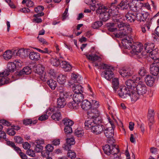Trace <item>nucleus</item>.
<instances>
[{
	"mask_svg": "<svg viewBox=\"0 0 159 159\" xmlns=\"http://www.w3.org/2000/svg\"><path fill=\"white\" fill-rule=\"evenodd\" d=\"M131 30L129 25L125 23H120V38H123L121 41L122 48L125 49L123 51L124 53H129L133 42L132 38L127 35V31L128 30L130 31Z\"/></svg>",
	"mask_w": 159,
	"mask_h": 159,
	"instance_id": "obj_1",
	"label": "nucleus"
},
{
	"mask_svg": "<svg viewBox=\"0 0 159 159\" xmlns=\"http://www.w3.org/2000/svg\"><path fill=\"white\" fill-rule=\"evenodd\" d=\"M147 43L145 44L144 50L147 53H148L149 57L154 60L153 63L150 65V72L152 75L157 76L159 72V50L155 49L151 51L152 49H148L150 46Z\"/></svg>",
	"mask_w": 159,
	"mask_h": 159,
	"instance_id": "obj_2",
	"label": "nucleus"
},
{
	"mask_svg": "<svg viewBox=\"0 0 159 159\" xmlns=\"http://www.w3.org/2000/svg\"><path fill=\"white\" fill-rule=\"evenodd\" d=\"M97 6L98 7L96 11V13L100 15V17L104 21H106L108 20L111 15L114 18L116 17V16L119 15V8L115 6L113 3L111 4L109 9L103 6H99L98 4ZM113 19L116 20V22L119 21L118 19L114 18Z\"/></svg>",
	"mask_w": 159,
	"mask_h": 159,
	"instance_id": "obj_3",
	"label": "nucleus"
},
{
	"mask_svg": "<svg viewBox=\"0 0 159 159\" xmlns=\"http://www.w3.org/2000/svg\"><path fill=\"white\" fill-rule=\"evenodd\" d=\"M97 6L98 7L96 11V13L100 15V17L104 21H106L108 20L111 15L114 18L116 17V16L119 15V8L115 6L113 3L111 4L109 9L103 6H99L98 4ZM113 19L116 20V22L119 21L118 19L114 18Z\"/></svg>",
	"mask_w": 159,
	"mask_h": 159,
	"instance_id": "obj_4",
	"label": "nucleus"
},
{
	"mask_svg": "<svg viewBox=\"0 0 159 159\" xmlns=\"http://www.w3.org/2000/svg\"><path fill=\"white\" fill-rule=\"evenodd\" d=\"M107 118L109 123L111 125V127L107 128L103 130L104 134L105 136L108 139L107 140L108 144L105 145L103 148L107 145H108L110 147V150H111L113 148L117 147L119 148L118 145L115 144L114 143V140L113 137L114 135V128L115 127L113 121L111 120L110 117L107 115Z\"/></svg>",
	"mask_w": 159,
	"mask_h": 159,
	"instance_id": "obj_5",
	"label": "nucleus"
},
{
	"mask_svg": "<svg viewBox=\"0 0 159 159\" xmlns=\"http://www.w3.org/2000/svg\"><path fill=\"white\" fill-rule=\"evenodd\" d=\"M100 122H96L93 120H89L85 121L84 123V128L86 129H90L91 131L96 134L101 133L105 129L104 126L100 125L102 120Z\"/></svg>",
	"mask_w": 159,
	"mask_h": 159,
	"instance_id": "obj_6",
	"label": "nucleus"
},
{
	"mask_svg": "<svg viewBox=\"0 0 159 159\" xmlns=\"http://www.w3.org/2000/svg\"><path fill=\"white\" fill-rule=\"evenodd\" d=\"M141 4L137 0H132L128 3V0H122L120 3V9L121 11L126 10L129 7L134 12L139 11L141 8L139 6Z\"/></svg>",
	"mask_w": 159,
	"mask_h": 159,
	"instance_id": "obj_7",
	"label": "nucleus"
},
{
	"mask_svg": "<svg viewBox=\"0 0 159 159\" xmlns=\"http://www.w3.org/2000/svg\"><path fill=\"white\" fill-rule=\"evenodd\" d=\"M99 66L101 69L105 70L102 73V75L105 79L109 80L113 78L114 74L113 72V68L112 66L104 63L100 64Z\"/></svg>",
	"mask_w": 159,
	"mask_h": 159,
	"instance_id": "obj_8",
	"label": "nucleus"
},
{
	"mask_svg": "<svg viewBox=\"0 0 159 159\" xmlns=\"http://www.w3.org/2000/svg\"><path fill=\"white\" fill-rule=\"evenodd\" d=\"M122 11L120 13V23H123V21H125L126 20L129 22H134L137 20V13L136 12H128L126 13V11H125L124 14H123V12ZM127 24L128 25H129Z\"/></svg>",
	"mask_w": 159,
	"mask_h": 159,
	"instance_id": "obj_9",
	"label": "nucleus"
},
{
	"mask_svg": "<svg viewBox=\"0 0 159 159\" xmlns=\"http://www.w3.org/2000/svg\"><path fill=\"white\" fill-rule=\"evenodd\" d=\"M143 48V46L141 43H139L138 42H133L129 52H130L133 55H135V57L138 58H141L143 56L140 52Z\"/></svg>",
	"mask_w": 159,
	"mask_h": 159,
	"instance_id": "obj_10",
	"label": "nucleus"
},
{
	"mask_svg": "<svg viewBox=\"0 0 159 159\" xmlns=\"http://www.w3.org/2000/svg\"><path fill=\"white\" fill-rule=\"evenodd\" d=\"M69 94L65 91L61 93L60 96L57 100V104L58 108H62L65 106L66 104V98L69 97Z\"/></svg>",
	"mask_w": 159,
	"mask_h": 159,
	"instance_id": "obj_11",
	"label": "nucleus"
},
{
	"mask_svg": "<svg viewBox=\"0 0 159 159\" xmlns=\"http://www.w3.org/2000/svg\"><path fill=\"white\" fill-rule=\"evenodd\" d=\"M103 150L104 153L107 155H110L111 154L113 155V159H119V148L117 147L110 150L109 146L107 145L103 148Z\"/></svg>",
	"mask_w": 159,
	"mask_h": 159,
	"instance_id": "obj_12",
	"label": "nucleus"
},
{
	"mask_svg": "<svg viewBox=\"0 0 159 159\" xmlns=\"http://www.w3.org/2000/svg\"><path fill=\"white\" fill-rule=\"evenodd\" d=\"M87 116L90 120H93L96 122H100L102 119L99 116V112L97 109L90 108L87 112Z\"/></svg>",
	"mask_w": 159,
	"mask_h": 159,
	"instance_id": "obj_13",
	"label": "nucleus"
},
{
	"mask_svg": "<svg viewBox=\"0 0 159 159\" xmlns=\"http://www.w3.org/2000/svg\"><path fill=\"white\" fill-rule=\"evenodd\" d=\"M88 90L90 92V94L92 97L91 98V100L90 101L91 102H90L91 103V108L97 109L98 107L99 102L95 99L96 96L93 92L92 88L89 84L88 85Z\"/></svg>",
	"mask_w": 159,
	"mask_h": 159,
	"instance_id": "obj_14",
	"label": "nucleus"
},
{
	"mask_svg": "<svg viewBox=\"0 0 159 159\" xmlns=\"http://www.w3.org/2000/svg\"><path fill=\"white\" fill-rule=\"evenodd\" d=\"M9 75V72L7 70L0 73V85L9 83L10 79L7 77Z\"/></svg>",
	"mask_w": 159,
	"mask_h": 159,
	"instance_id": "obj_15",
	"label": "nucleus"
},
{
	"mask_svg": "<svg viewBox=\"0 0 159 159\" xmlns=\"http://www.w3.org/2000/svg\"><path fill=\"white\" fill-rule=\"evenodd\" d=\"M49 109L51 112H55L52 116L51 117L52 119L55 121H59L61 119V113L58 111L57 108L56 107H50Z\"/></svg>",
	"mask_w": 159,
	"mask_h": 159,
	"instance_id": "obj_16",
	"label": "nucleus"
},
{
	"mask_svg": "<svg viewBox=\"0 0 159 159\" xmlns=\"http://www.w3.org/2000/svg\"><path fill=\"white\" fill-rule=\"evenodd\" d=\"M82 78L81 76L78 74L72 73L71 75V80L68 81L70 86L73 85L74 83H80Z\"/></svg>",
	"mask_w": 159,
	"mask_h": 159,
	"instance_id": "obj_17",
	"label": "nucleus"
},
{
	"mask_svg": "<svg viewBox=\"0 0 159 159\" xmlns=\"http://www.w3.org/2000/svg\"><path fill=\"white\" fill-rule=\"evenodd\" d=\"M135 89L137 90V92L140 95H143L146 93L147 88L144 83L140 82L136 85Z\"/></svg>",
	"mask_w": 159,
	"mask_h": 159,
	"instance_id": "obj_18",
	"label": "nucleus"
},
{
	"mask_svg": "<svg viewBox=\"0 0 159 159\" xmlns=\"http://www.w3.org/2000/svg\"><path fill=\"white\" fill-rule=\"evenodd\" d=\"M130 89L125 86H121L120 87V98H125L129 97L130 92Z\"/></svg>",
	"mask_w": 159,
	"mask_h": 159,
	"instance_id": "obj_19",
	"label": "nucleus"
},
{
	"mask_svg": "<svg viewBox=\"0 0 159 159\" xmlns=\"http://www.w3.org/2000/svg\"><path fill=\"white\" fill-rule=\"evenodd\" d=\"M133 73V70L129 67H123L120 71V75L124 77L130 76Z\"/></svg>",
	"mask_w": 159,
	"mask_h": 159,
	"instance_id": "obj_20",
	"label": "nucleus"
},
{
	"mask_svg": "<svg viewBox=\"0 0 159 159\" xmlns=\"http://www.w3.org/2000/svg\"><path fill=\"white\" fill-rule=\"evenodd\" d=\"M148 16L149 15L148 13H144L143 14L137 13V20L140 22L145 21L147 22V21H148V20L149 19H151V21L152 19V18H149V17H148Z\"/></svg>",
	"mask_w": 159,
	"mask_h": 159,
	"instance_id": "obj_21",
	"label": "nucleus"
},
{
	"mask_svg": "<svg viewBox=\"0 0 159 159\" xmlns=\"http://www.w3.org/2000/svg\"><path fill=\"white\" fill-rule=\"evenodd\" d=\"M60 66L66 72L70 71L72 67L71 66L69 63L65 61H61L60 63Z\"/></svg>",
	"mask_w": 159,
	"mask_h": 159,
	"instance_id": "obj_22",
	"label": "nucleus"
},
{
	"mask_svg": "<svg viewBox=\"0 0 159 159\" xmlns=\"http://www.w3.org/2000/svg\"><path fill=\"white\" fill-rule=\"evenodd\" d=\"M154 111L153 110L151 109L148 110V118L149 119V125L150 128H151V126L154 122Z\"/></svg>",
	"mask_w": 159,
	"mask_h": 159,
	"instance_id": "obj_23",
	"label": "nucleus"
},
{
	"mask_svg": "<svg viewBox=\"0 0 159 159\" xmlns=\"http://www.w3.org/2000/svg\"><path fill=\"white\" fill-rule=\"evenodd\" d=\"M13 53H16V55L21 57H25L27 55L28 50L24 49H20L19 50H14Z\"/></svg>",
	"mask_w": 159,
	"mask_h": 159,
	"instance_id": "obj_24",
	"label": "nucleus"
},
{
	"mask_svg": "<svg viewBox=\"0 0 159 159\" xmlns=\"http://www.w3.org/2000/svg\"><path fill=\"white\" fill-rule=\"evenodd\" d=\"M154 78L150 75H147L145 77V81L148 86H152L154 84Z\"/></svg>",
	"mask_w": 159,
	"mask_h": 159,
	"instance_id": "obj_25",
	"label": "nucleus"
},
{
	"mask_svg": "<svg viewBox=\"0 0 159 159\" xmlns=\"http://www.w3.org/2000/svg\"><path fill=\"white\" fill-rule=\"evenodd\" d=\"M87 58L89 60L93 61H100L101 57L100 56H98L95 54H86Z\"/></svg>",
	"mask_w": 159,
	"mask_h": 159,
	"instance_id": "obj_26",
	"label": "nucleus"
},
{
	"mask_svg": "<svg viewBox=\"0 0 159 159\" xmlns=\"http://www.w3.org/2000/svg\"><path fill=\"white\" fill-rule=\"evenodd\" d=\"M130 91L129 97L130 98L132 101L135 102L139 98L140 95L135 91V90H133V89H130Z\"/></svg>",
	"mask_w": 159,
	"mask_h": 159,
	"instance_id": "obj_27",
	"label": "nucleus"
},
{
	"mask_svg": "<svg viewBox=\"0 0 159 159\" xmlns=\"http://www.w3.org/2000/svg\"><path fill=\"white\" fill-rule=\"evenodd\" d=\"M40 55L37 52H30L29 54L30 59L34 61H37L40 58Z\"/></svg>",
	"mask_w": 159,
	"mask_h": 159,
	"instance_id": "obj_28",
	"label": "nucleus"
},
{
	"mask_svg": "<svg viewBox=\"0 0 159 159\" xmlns=\"http://www.w3.org/2000/svg\"><path fill=\"white\" fill-rule=\"evenodd\" d=\"M81 107L84 110H89L91 108V103L87 100H84L82 102Z\"/></svg>",
	"mask_w": 159,
	"mask_h": 159,
	"instance_id": "obj_29",
	"label": "nucleus"
},
{
	"mask_svg": "<svg viewBox=\"0 0 159 159\" xmlns=\"http://www.w3.org/2000/svg\"><path fill=\"white\" fill-rule=\"evenodd\" d=\"M84 99V96L82 93H75L73 95V99L74 101L78 103Z\"/></svg>",
	"mask_w": 159,
	"mask_h": 159,
	"instance_id": "obj_30",
	"label": "nucleus"
},
{
	"mask_svg": "<svg viewBox=\"0 0 159 159\" xmlns=\"http://www.w3.org/2000/svg\"><path fill=\"white\" fill-rule=\"evenodd\" d=\"M73 90L75 93H82L83 88L81 85L78 84L73 85Z\"/></svg>",
	"mask_w": 159,
	"mask_h": 159,
	"instance_id": "obj_31",
	"label": "nucleus"
},
{
	"mask_svg": "<svg viewBox=\"0 0 159 159\" xmlns=\"http://www.w3.org/2000/svg\"><path fill=\"white\" fill-rule=\"evenodd\" d=\"M44 9V7L42 6H39L34 9L35 12L38 14L34 15V17L36 16H42L44 15V13L42 12Z\"/></svg>",
	"mask_w": 159,
	"mask_h": 159,
	"instance_id": "obj_32",
	"label": "nucleus"
},
{
	"mask_svg": "<svg viewBox=\"0 0 159 159\" xmlns=\"http://www.w3.org/2000/svg\"><path fill=\"white\" fill-rule=\"evenodd\" d=\"M86 3L90 5L91 9L93 11L95 10L97 6H96L95 0H85Z\"/></svg>",
	"mask_w": 159,
	"mask_h": 159,
	"instance_id": "obj_33",
	"label": "nucleus"
},
{
	"mask_svg": "<svg viewBox=\"0 0 159 159\" xmlns=\"http://www.w3.org/2000/svg\"><path fill=\"white\" fill-rule=\"evenodd\" d=\"M125 84L127 86V87L129 88V89H134L136 85V84L131 79H129L127 80L125 82Z\"/></svg>",
	"mask_w": 159,
	"mask_h": 159,
	"instance_id": "obj_34",
	"label": "nucleus"
},
{
	"mask_svg": "<svg viewBox=\"0 0 159 159\" xmlns=\"http://www.w3.org/2000/svg\"><path fill=\"white\" fill-rule=\"evenodd\" d=\"M7 69L5 70H7L9 74L10 72H12L14 71L16 69L15 65L14 63V62L8 63L7 65Z\"/></svg>",
	"mask_w": 159,
	"mask_h": 159,
	"instance_id": "obj_35",
	"label": "nucleus"
},
{
	"mask_svg": "<svg viewBox=\"0 0 159 159\" xmlns=\"http://www.w3.org/2000/svg\"><path fill=\"white\" fill-rule=\"evenodd\" d=\"M13 54V52L11 51L7 50L4 53L3 57L5 59L8 60L12 57Z\"/></svg>",
	"mask_w": 159,
	"mask_h": 159,
	"instance_id": "obj_36",
	"label": "nucleus"
},
{
	"mask_svg": "<svg viewBox=\"0 0 159 159\" xmlns=\"http://www.w3.org/2000/svg\"><path fill=\"white\" fill-rule=\"evenodd\" d=\"M47 84L52 89H54L57 86L56 81L52 79L48 80L47 81Z\"/></svg>",
	"mask_w": 159,
	"mask_h": 159,
	"instance_id": "obj_37",
	"label": "nucleus"
},
{
	"mask_svg": "<svg viewBox=\"0 0 159 159\" xmlns=\"http://www.w3.org/2000/svg\"><path fill=\"white\" fill-rule=\"evenodd\" d=\"M148 20V21H147L146 24L141 27L142 31L143 33L146 32V29L149 30L150 28V26L152 24V21H151V19H149Z\"/></svg>",
	"mask_w": 159,
	"mask_h": 159,
	"instance_id": "obj_38",
	"label": "nucleus"
},
{
	"mask_svg": "<svg viewBox=\"0 0 159 159\" xmlns=\"http://www.w3.org/2000/svg\"><path fill=\"white\" fill-rule=\"evenodd\" d=\"M66 75L61 74L57 76V80L60 84H63L66 82Z\"/></svg>",
	"mask_w": 159,
	"mask_h": 159,
	"instance_id": "obj_39",
	"label": "nucleus"
},
{
	"mask_svg": "<svg viewBox=\"0 0 159 159\" xmlns=\"http://www.w3.org/2000/svg\"><path fill=\"white\" fill-rule=\"evenodd\" d=\"M112 84L113 85V88L115 91L119 88V79L117 78H114L112 79Z\"/></svg>",
	"mask_w": 159,
	"mask_h": 159,
	"instance_id": "obj_40",
	"label": "nucleus"
},
{
	"mask_svg": "<svg viewBox=\"0 0 159 159\" xmlns=\"http://www.w3.org/2000/svg\"><path fill=\"white\" fill-rule=\"evenodd\" d=\"M31 70L30 68L28 66L24 67L23 70L20 71L19 74L20 75H29L31 73Z\"/></svg>",
	"mask_w": 159,
	"mask_h": 159,
	"instance_id": "obj_41",
	"label": "nucleus"
},
{
	"mask_svg": "<svg viewBox=\"0 0 159 159\" xmlns=\"http://www.w3.org/2000/svg\"><path fill=\"white\" fill-rule=\"evenodd\" d=\"M44 67L42 66L39 65L36 66L35 72L39 75H41V74L45 72H44Z\"/></svg>",
	"mask_w": 159,
	"mask_h": 159,
	"instance_id": "obj_42",
	"label": "nucleus"
},
{
	"mask_svg": "<svg viewBox=\"0 0 159 159\" xmlns=\"http://www.w3.org/2000/svg\"><path fill=\"white\" fill-rule=\"evenodd\" d=\"M78 103L75 102L74 101H73L71 102H70L67 105L68 107L71 108L73 109H77L79 107Z\"/></svg>",
	"mask_w": 159,
	"mask_h": 159,
	"instance_id": "obj_43",
	"label": "nucleus"
},
{
	"mask_svg": "<svg viewBox=\"0 0 159 159\" xmlns=\"http://www.w3.org/2000/svg\"><path fill=\"white\" fill-rule=\"evenodd\" d=\"M61 60L60 61L56 58H52L50 59L51 63L52 65L57 66L59 65H60V63L61 61H62Z\"/></svg>",
	"mask_w": 159,
	"mask_h": 159,
	"instance_id": "obj_44",
	"label": "nucleus"
},
{
	"mask_svg": "<svg viewBox=\"0 0 159 159\" xmlns=\"http://www.w3.org/2000/svg\"><path fill=\"white\" fill-rule=\"evenodd\" d=\"M63 122L66 126L71 127L74 124V122L66 118H65L63 120Z\"/></svg>",
	"mask_w": 159,
	"mask_h": 159,
	"instance_id": "obj_45",
	"label": "nucleus"
},
{
	"mask_svg": "<svg viewBox=\"0 0 159 159\" xmlns=\"http://www.w3.org/2000/svg\"><path fill=\"white\" fill-rule=\"evenodd\" d=\"M75 134L78 137H82L84 134L83 131L80 128H77L75 131Z\"/></svg>",
	"mask_w": 159,
	"mask_h": 159,
	"instance_id": "obj_46",
	"label": "nucleus"
},
{
	"mask_svg": "<svg viewBox=\"0 0 159 159\" xmlns=\"http://www.w3.org/2000/svg\"><path fill=\"white\" fill-rule=\"evenodd\" d=\"M147 72L144 67H141L139 69L138 74L141 76H143L147 74Z\"/></svg>",
	"mask_w": 159,
	"mask_h": 159,
	"instance_id": "obj_47",
	"label": "nucleus"
},
{
	"mask_svg": "<svg viewBox=\"0 0 159 159\" xmlns=\"http://www.w3.org/2000/svg\"><path fill=\"white\" fill-rule=\"evenodd\" d=\"M22 4H26L27 7H32L34 5L33 2L30 0H23L22 2Z\"/></svg>",
	"mask_w": 159,
	"mask_h": 159,
	"instance_id": "obj_48",
	"label": "nucleus"
},
{
	"mask_svg": "<svg viewBox=\"0 0 159 159\" xmlns=\"http://www.w3.org/2000/svg\"><path fill=\"white\" fill-rule=\"evenodd\" d=\"M102 25V23L101 21H96L93 23L92 25V27L93 29L98 28L99 27Z\"/></svg>",
	"mask_w": 159,
	"mask_h": 159,
	"instance_id": "obj_49",
	"label": "nucleus"
},
{
	"mask_svg": "<svg viewBox=\"0 0 159 159\" xmlns=\"http://www.w3.org/2000/svg\"><path fill=\"white\" fill-rule=\"evenodd\" d=\"M67 155L68 157L71 159L75 158L76 156L75 153L71 150H69Z\"/></svg>",
	"mask_w": 159,
	"mask_h": 159,
	"instance_id": "obj_50",
	"label": "nucleus"
},
{
	"mask_svg": "<svg viewBox=\"0 0 159 159\" xmlns=\"http://www.w3.org/2000/svg\"><path fill=\"white\" fill-rule=\"evenodd\" d=\"M45 148L46 149V153L47 155H48L49 152H52L53 150V147L51 144H48L46 146Z\"/></svg>",
	"mask_w": 159,
	"mask_h": 159,
	"instance_id": "obj_51",
	"label": "nucleus"
},
{
	"mask_svg": "<svg viewBox=\"0 0 159 159\" xmlns=\"http://www.w3.org/2000/svg\"><path fill=\"white\" fill-rule=\"evenodd\" d=\"M15 142L18 143H23V140L22 138L20 136H15L14 137Z\"/></svg>",
	"mask_w": 159,
	"mask_h": 159,
	"instance_id": "obj_52",
	"label": "nucleus"
},
{
	"mask_svg": "<svg viewBox=\"0 0 159 159\" xmlns=\"http://www.w3.org/2000/svg\"><path fill=\"white\" fill-rule=\"evenodd\" d=\"M14 63L16 67H20L23 65V63L22 62L19 60H16L14 61Z\"/></svg>",
	"mask_w": 159,
	"mask_h": 159,
	"instance_id": "obj_53",
	"label": "nucleus"
},
{
	"mask_svg": "<svg viewBox=\"0 0 159 159\" xmlns=\"http://www.w3.org/2000/svg\"><path fill=\"white\" fill-rule=\"evenodd\" d=\"M66 141L67 143L70 146L73 145L75 143L74 139L73 138L67 139Z\"/></svg>",
	"mask_w": 159,
	"mask_h": 159,
	"instance_id": "obj_54",
	"label": "nucleus"
},
{
	"mask_svg": "<svg viewBox=\"0 0 159 159\" xmlns=\"http://www.w3.org/2000/svg\"><path fill=\"white\" fill-rule=\"evenodd\" d=\"M65 133L68 134L71 133L72 131L71 127L65 126L64 129Z\"/></svg>",
	"mask_w": 159,
	"mask_h": 159,
	"instance_id": "obj_55",
	"label": "nucleus"
},
{
	"mask_svg": "<svg viewBox=\"0 0 159 159\" xmlns=\"http://www.w3.org/2000/svg\"><path fill=\"white\" fill-rule=\"evenodd\" d=\"M39 77L41 80L43 81H45L47 79L48 76L46 75V73L44 72L41 74V75H39Z\"/></svg>",
	"mask_w": 159,
	"mask_h": 159,
	"instance_id": "obj_56",
	"label": "nucleus"
},
{
	"mask_svg": "<svg viewBox=\"0 0 159 159\" xmlns=\"http://www.w3.org/2000/svg\"><path fill=\"white\" fill-rule=\"evenodd\" d=\"M43 146L40 144H37L35 147V151L37 152L42 151L43 149Z\"/></svg>",
	"mask_w": 159,
	"mask_h": 159,
	"instance_id": "obj_57",
	"label": "nucleus"
},
{
	"mask_svg": "<svg viewBox=\"0 0 159 159\" xmlns=\"http://www.w3.org/2000/svg\"><path fill=\"white\" fill-rule=\"evenodd\" d=\"M23 122V123L24 125H27L31 124L32 120L31 119H27L24 120Z\"/></svg>",
	"mask_w": 159,
	"mask_h": 159,
	"instance_id": "obj_58",
	"label": "nucleus"
},
{
	"mask_svg": "<svg viewBox=\"0 0 159 159\" xmlns=\"http://www.w3.org/2000/svg\"><path fill=\"white\" fill-rule=\"evenodd\" d=\"M26 154L31 157H34L35 156L34 152L31 149L28 150L26 152Z\"/></svg>",
	"mask_w": 159,
	"mask_h": 159,
	"instance_id": "obj_59",
	"label": "nucleus"
},
{
	"mask_svg": "<svg viewBox=\"0 0 159 159\" xmlns=\"http://www.w3.org/2000/svg\"><path fill=\"white\" fill-rule=\"evenodd\" d=\"M48 116L47 115L43 114L39 117L38 120L40 121H44L48 118Z\"/></svg>",
	"mask_w": 159,
	"mask_h": 159,
	"instance_id": "obj_60",
	"label": "nucleus"
},
{
	"mask_svg": "<svg viewBox=\"0 0 159 159\" xmlns=\"http://www.w3.org/2000/svg\"><path fill=\"white\" fill-rule=\"evenodd\" d=\"M39 16H36V17H34V18L33 19V22L37 23L42 22V20L41 18L38 17Z\"/></svg>",
	"mask_w": 159,
	"mask_h": 159,
	"instance_id": "obj_61",
	"label": "nucleus"
},
{
	"mask_svg": "<svg viewBox=\"0 0 159 159\" xmlns=\"http://www.w3.org/2000/svg\"><path fill=\"white\" fill-rule=\"evenodd\" d=\"M8 134L11 136H14L15 135L16 133L12 128L8 129L7 131Z\"/></svg>",
	"mask_w": 159,
	"mask_h": 159,
	"instance_id": "obj_62",
	"label": "nucleus"
},
{
	"mask_svg": "<svg viewBox=\"0 0 159 159\" xmlns=\"http://www.w3.org/2000/svg\"><path fill=\"white\" fill-rule=\"evenodd\" d=\"M38 50L39 52L42 53H47L49 54L51 52V51L50 50H48L47 48H45L44 49V50H42L40 49H39Z\"/></svg>",
	"mask_w": 159,
	"mask_h": 159,
	"instance_id": "obj_63",
	"label": "nucleus"
},
{
	"mask_svg": "<svg viewBox=\"0 0 159 159\" xmlns=\"http://www.w3.org/2000/svg\"><path fill=\"white\" fill-rule=\"evenodd\" d=\"M0 136H1V137L0 138V139L3 138L5 141H7L8 140V139L6 138V135L4 131H2V130L0 132Z\"/></svg>",
	"mask_w": 159,
	"mask_h": 159,
	"instance_id": "obj_64",
	"label": "nucleus"
}]
</instances>
